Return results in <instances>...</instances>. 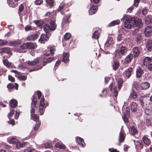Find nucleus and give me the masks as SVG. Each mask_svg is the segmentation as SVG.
Wrapping results in <instances>:
<instances>
[{"label":"nucleus","instance_id":"30","mask_svg":"<svg viewBox=\"0 0 152 152\" xmlns=\"http://www.w3.org/2000/svg\"><path fill=\"white\" fill-rule=\"evenodd\" d=\"M135 39L136 41L137 44H140L142 41V38L141 36L139 34L136 35Z\"/></svg>","mask_w":152,"mask_h":152},{"label":"nucleus","instance_id":"3","mask_svg":"<svg viewBox=\"0 0 152 152\" xmlns=\"http://www.w3.org/2000/svg\"><path fill=\"white\" fill-rule=\"evenodd\" d=\"M132 20L133 23L134 27L140 28L143 26L142 20L138 18H132Z\"/></svg>","mask_w":152,"mask_h":152},{"label":"nucleus","instance_id":"47","mask_svg":"<svg viewBox=\"0 0 152 152\" xmlns=\"http://www.w3.org/2000/svg\"><path fill=\"white\" fill-rule=\"evenodd\" d=\"M43 2V0H36L34 2V3L37 5H41Z\"/></svg>","mask_w":152,"mask_h":152},{"label":"nucleus","instance_id":"24","mask_svg":"<svg viewBox=\"0 0 152 152\" xmlns=\"http://www.w3.org/2000/svg\"><path fill=\"white\" fill-rule=\"evenodd\" d=\"M133 69L132 68L130 67L128 69L124 72V74L128 78H129L131 75V73Z\"/></svg>","mask_w":152,"mask_h":152},{"label":"nucleus","instance_id":"29","mask_svg":"<svg viewBox=\"0 0 152 152\" xmlns=\"http://www.w3.org/2000/svg\"><path fill=\"white\" fill-rule=\"evenodd\" d=\"M55 145L56 147L61 149H65L66 148L65 146L61 142L56 143Z\"/></svg>","mask_w":152,"mask_h":152},{"label":"nucleus","instance_id":"6","mask_svg":"<svg viewBox=\"0 0 152 152\" xmlns=\"http://www.w3.org/2000/svg\"><path fill=\"white\" fill-rule=\"evenodd\" d=\"M34 45L31 42H27L24 43L20 46V48L24 50L25 49H34Z\"/></svg>","mask_w":152,"mask_h":152},{"label":"nucleus","instance_id":"12","mask_svg":"<svg viewBox=\"0 0 152 152\" xmlns=\"http://www.w3.org/2000/svg\"><path fill=\"white\" fill-rule=\"evenodd\" d=\"M98 5H93L89 10V14L90 15L94 14L96 12L97 10Z\"/></svg>","mask_w":152,"mask_h":152},{"label":"nucleus","instance_id":"22","mask_svg":"<svg viewBox=\"0 0 152 152\" xmlns=\"http://www.w3.org/2000/svg\"><path fill=\"white\" fill-rule=\"evenodd\" d=\"M140 86L142 89L146 90L148 89L150 87V84L148 82H144L140 84Z\"/></svg>","mask_w":152,"mask_h":152},{"label":"nucleus","instance_id":"63","mask_svg":"<svg viewBox=\"0 0 152 152\" xmlns=\"http://www.w3.org/2000/svg\"><path fill=\"white\" fill-rule=\"evenodd\" d=\"M146 124L148 126L151 125V123L149 119H146Z\"/></svg>","mask_w":152,"mask_h":152},{"label":"nucleus","instance_id":"36","mask_svg":"<svg viewBox=\"0 0 152 152\" xmlns=\"http://www.w3.org/2000/svg\"><path fill=\"white\" fill-rule=\"evenodd\" d=\"M43 63V65H45L46 63H50L54 60L53 58H44Z\"/></svg>","mask_w":152,"mask_h":152},{"label":"nucleus","instance_id":"33","mask_svg":"<svg viewBox=\"0 0 152 152\" xmlns=\"http://www.w3.org/2000/svg\"><path fill=\"white\" fill-rule=\"evenodd\" d=\"M17 102L16 100L12 99L10 101V105L11 107H15L17 105Z\"/></svg>","mask_w":152,"mask_h":152},{"label":"nucleus","instance_id":"50","mask_svg":"<svg viewBox=\"0 0 152 152\" xmlns=\"http://www.w3.org/2000/svg\"><path fill=\"white\" fill-rule=\"evenodd\" d=\"M8 43V42L6 40L0 39V45L2 46L4 45H7Z\"/></svg>","mask_w":152,"mask_h":152},{"label":"nucleus","instance_id":"44","mask_svg":"<svg viewBox=\"0 0 152 152\" xmlns=\"http://www.w3.org/2000/svg\"><path fill=\"white\" fill-rule=\"evenodd\" d=\"M51 146V144L48 142L44 143L42 145V147L45 148H50Z\"/></svg>","mask_w":152,"mask_h":152},{"label":"nucleus","instance_id":"38","mask_svg":"<svg viewBox=\"0 0 152 152\" xmlns=\"http://www.w3.org/2000/svg\"><path fill=\"white\" fill-rule=\"evenodd\" d=\"M130 132L132 135H134L137 133V131L134 126H132L130 129Z\"/></svg>","mask_w":152,"mask_h":152},{"label":"nucleus","instance_id":"32","mask_svg":"<svg viewBox=\"0 0 152 152\" xmlns=\"http://www.w3.org/2000/svg\"><path fill=\"white\" fill-rule=\"evenodd\" d=\"M142 139L145 144L148 145H150L151 143V140L148 137L144 136L143 137Z\"/></svg>","mask_w":152,"mask_h":152},{"label":"nucleus","instance_id":"21","mask_svg":"<svg viewBox=\"0 0 152 152\" xmlns=\"http://www.w3.org/2000/svg\"><path fill=\"white\" fill-rule=\"evenodd\" d=\"M137 93L134 90H132L129 95L130 99H134L137 98Z\"/></svg>","mask_w":152,"mask_h":152},{"label":"nucleus","instance_id":"7","mask_svg":"<svg viewBox=\"0 0 152 152\" xmlns=\"http://www.w3.org/2000/svg\"><path fill=\"white\" fill-rule=\"evenodd\" d=\"M124 27L127 29H130L132 27H134L133 23L132 20V18L130 19H128L126 20L124 23Z\"/></svg>","mask_w":152,"mask_h":152},{"label":"nucleus","instance_id":"17","mask_svg":"<svg viewBox=\"0 0 152 152\" xmlns=\"http://www.w3.org/2000/svg\"><path fill=\"white\" fill-rule=\"evenodd\" d=\"M145 23L146 25L152 24V18L151 16H147L145 19Z\"/></svg>","mask_w":152,"mask_h":152},{"label":"nucleus","instance_id":"20","mask_svg":"<svg viewBox=\"0 0 152 152\" xmlns=\"http://www.w3.org/2000/svg\"><path fill=\"white\" fill-rule=\"evenodd\" d=\"M15 85H14L12 83H10L7 85V87L9 90H11L12 89L14 88L15 87L16 90L18 89V85L17 83H15Z\"/></svg>","mask_w":152,"mask_h":152},{"label":"nucleus","instance_id":"62","mask_svg":"<svg viewBox=\"0 0 152 152\" xmlns=\"http://www.w3.org/2000/svg\"><path fill=\"white\" fill-rule=\"evenodd\" d=\"M147 13H148V11H147V9H146V8H144L143 9L142 11V14L143 15H145L146 14H147Z\"/></svg>","mask_w":152,"mask_h":152},{"label":"nucleus","instance_id":"5","mask_svg":"<svg viewBox=\"0 0 152 152\" xmlns=\"http://www.w3.org/2000/svg\"><path fill=\"white\" fill-rule=\"evenodd\" d=\"M133 53H130L126 57H137L140 53V50L137 47H135L133 49Z\"/></svg>","mask_w":152,"mask_h":152},{"label":"nucleus","instance_id":"57","mask_svg":"<svg viewBox=\"0 0 152 152\" xmlns=\"http://www.w3.org/2000/svg\"><path fill=\"white\" fill-rule=\"evenodd\" d=\"M16 147L17 148H19L21 147V142H19L18 140V142H17L16 143Z\"/></svg>","mask_w":152,"mask_h":152},{"label":"nucleus","instance_id":"51","mask_svg":"<svg viewBox=\"0 0 152 152\" xmlns=\"http://www.w3.org/2000/svg\"><path fill=\"white\" fill-rule=\"evenodd\" d=\"M40 124L41 122L40 121H38V124H37L35 125L34 128V131H36L38 129L40 126Z\"/></svg>","mask_w":152,"mask_h":152},{"label":"nucleus","instance_id":"49","mask_svg":"<svg viewBox=\"0 0 152 152\" xmlns=\"http://www.w3.org/2000/svg\"><path fill=\"white\" fill-rule=\"evenodd\" d=\"M3 62L4 65L7 66H9L11 65L10 63L9 62L7 59L3 60Z\"/></svg>","mask_w":152,"mask_h":152},{"label":"nucleus","instance_id":"43","mask_svg":"<svg viewBox=\"0 0 152 152\" xmlns=\"http://www.w3.org/2000/svg\"><path fill=\"white\" fill-rule=\"evenodd\" d=\"M46 3L48 4L50 7L53 6L54 1L53 0H45Z\"/></svg>","mask_w":152,"mask_h":152},{"label":"nucleus","instance_id":"35","mask_svg":"<svg viewBox=\"0 0 152 152\" xmlns=\"http://www.w3.org/2000/svg\"><path fill=\"white\" fill-rule=\"evenodd\" d=\"M39 27H41L43 24V22L40 20H36L33 21Z\"/></svg>","mask_w":152,"mask_h":152},{"label":"nucleus","instance_id":"9","mask_svg":"<svg viewBox=\"0 0 152 152\" xmlns=\"http://www.w3.org/2000/svg\"><path fill=\"white\" fill-rule=\"evenodd\" d=\"M11 72H13L16 74V75H17V77L20 80H25L27 79L26 76L19 74L18 72L16 70H12L11 71Z\"/></svg>","mask_w":152,"mask_h":152},{"label":"nucleus","instance_id":"18","mask_svg":"<svg viewBox=\"0 0 152 152\" xmlns=\"http://www.w3.org/2000/svg\"><path fill=\"white\" fill-rule=\"evenodd\" d=\"M146 48L149 51H151L152 50V39H149L148 40Z\"/></svg>","mask_w":152,"mask_h":152},{"label":"nucleus","instance_id":"40","mask_svg":"<svg viewBox=\"0 0 152 152\" xmlns=\"http://www.w3.org/2000/svg\"><path fill=\"white\" fill-rule=\"evenodd\" d=\"M71 34L69 33H66L64 36V39L66 41L69 40L71 37Z\"/></svg>","mask_w":152,"mask_h":152},{"label":"nucleus","instance_id":"42","mask_svg":"<svg viewBox=\"0 0 152 152\" xmlns=\"http://www.w3.org/2000/svg\"><path fill=\"white\" fill-rule=\"evenodd\" d=\"M36 98L34 96H33V98L32 99V101L31 102L32 107H35L37 103Z\"/></svg>","mask_w":152,"mask_h":152},{"label":"nucleus","instance_id":"56","mask_svg":"<svg viewBox=\"0 0 152 152\" xmlns=\"http://www.w3.org/2000/svg\"><path fill=\"white\" fill-rule=\"evenodd\" d=\"M10 45L13 46H16L18 44V43L16 42H10Z\"/></svg>","mask_w":152,"mask_h":152},{"label":"nucleus","instance_id":"58","mask_svg":"<svg viewBox=\"0 0 152 152\" xmlns=\"http://www.w3.org/2000/svg\"><path fill=\"white\" fill-rule=\"evenodd\" d=\"M148 66V69L150 71H152V63L151 62L150 64H149L147 66Z\"/></svg>","mask_w":152,"mask_h":152},{"label":"nucleus","instance_id":"39","mask_svg":"<svg viewBox=\"0 0 152 152\" xmlns=\"http://www.w3.org/2000/svg\"><path fill=\"white\" fill-rule=\"evenodd\" d=\"M127 51L126 48L125 47L122 46L120 49V53L122 55H124Z\"/></svg>","mask_w":152,"mask_h":152},{"label":"nucleus","instance_id":"13","mask_svg":"<svg viewBox=\"0 0 152 152\" xmlns=\"http://www.w3.org/2000/svg\"><path fill=\"white\" fill-rule=\"evenodd\" d=\"M0 53H6L11 55L12 53L9 48H4L0 49Z\"/></svg>","mask_w":152,"mask_h":152},{"label":"nucleus","instance_id":"37","mask_svg":"<svg viewBox=\"0 0 152 152\" xmlns=\"http://www.w3.org/2000/svg\"><path fill=\"white\" fill-rule=\"evenodd\" d=\"M113 69L114 70H116L119 66V62L117 60H115L114 61L113 64L112 65Z\"/></svg>","mask_w":152,"mask_h":152},{"label":"nucleus","instance_id":"16","mask_svg":"<svg viewBox=\"0 0 152 152\" xmlns=\"http://www.w3.org/2000/svg\"><path fill=\"white\" fill-rule=\"evenodd\" d=\"M114 41L113 40L112 38L111 37H109L108 38L107 41L104 44V47L105 48L106 47L107 48L110 45H112L113 44V43Z\"/></svg>","mask_w":152,"mask_h":152},{"label":"nucleus","instance_id":"4","mask_svg":"<svg viewBox=\"0 0 152 152\" xmlns=\"http://www.w3.org/2000/svg\"><path fill=\"white\" fill-rule=\"evenodd\" d=\"M56 50L55 46H51L50 48V51H45L44 52V55L45 56H53L54 52Z\"/></svg>","mask_w":152,"mask_h":152},{"label":"nucleus","instance_id":"26","mask_svg":"<svg viewBox=\"0 0 152 152\" xmlns=\"http://www.w3.org/2000/svg\"><path fill=\"white\" fill-rule=\"evenodd\" d=\"M7 2L9 6L12 7H14L18 6L17 3H15L12 0H7Z\"/></svg>","mask_w":152,"mask_h":152},{"label":"nucleus","instance_id":"1","mask_svg":"<svg viewBox=\"0 0 152 152\" xmlns=\"http://www.w3.org/2000/svg\"><path fill=\"white\" fill-rule=\"evenodd\" d=\"M56 27L57 25L55 22L53 20H51L50 22V25L47 24L44 25V30L47 34H50V35L51 34L49 32L54 31L56 28Z\"/></svg>","mask_w":152,"mask_h":152},{"label":"nucleus","instance_id":"53","mask_svg":"<svg viewBox=\"0 0 152 152\" xmlns=\"http://www.w3.org/2000/svg\"><path fill=\"white\" fill-rule=\"evenodd\" d=\"M131 58H125L124 62L126 64L130 62L132 59Z\"/></svg>","mask_w":152,"mask_h":152},{"label":"nucleus","instance_id":"55","mask_svg":"<svg viewBox=\"0 0 152 152\" xmlns=\"http://www.w3.org/2000/svg\"><path fill=\"white\" fill-rule=\"evenodd\" d=\"M145 113L147 115H149L151 113V110L150 109L146 108L144 110Z\"/></svg>","mask_w":152,"mask_h":152},{"label":"nucleus","instance_id":"45","mask_svg":"<svg viewBox=\"0 0 152 152\" xmlns=\"http://www.w3.org/2000/svg\"><path fill=\"white\" fill-rule=\"evenodd\" d=\"M24 8V7L23 4H21L19 7L18 13H20L22 12L23 11Z\"/></svg>","mask_w":152,"mask_h":152},{"label":"nucleus","instance_id":"2","mask_svg":"<svg viewBox=\"0 0 152 152\" xmlns=\"http://www.w3.org/2000/svg\"><path fill=\"white\" fill-rule=\"evenodd\" d=\"M21 62L23 63H26L27 62L28 64L29 65H33L36 64L37 66L41 65V64L42 63L41 61L39 60V59L38 58H36L33 61H25L24 58H23L22 59V60L20 61Z\"/></svg>","mask_w":152,"mask_h":152},{"label":"nucleus","instance_id":"46","mask_svg":"<svg viewBox=\"0 0 152 152\" xmlns=\"http://www.w3.org/2000/svg\"><path fill=\"white\" fill-rule=\"evenodd\" d=\"M65 6V3L64 1L62 2L60 4L59 7L58 8V10H61L63 9Z\"/></svg>","mask_w":152,"mask_h":152},{"label":"nucleus","instance_id":"14","mask_svg":"<svg viewBox=\"0 0 152 152\" xmlns=\"http://www.w3.org/2000/svg\"><path fill=\"white\" fill-rule=\"evenodd\" d=\"M71 15L70 14H68L65 16L62 19V25H63L65 23H70L69 18L70 17Z\"/></svg>","mask_w":152,"mask_h":152},{"label":"nucleus","instance_id":"48","mask_svg":"<svg viewBox=\"0 0 152 152\" xmlns=\"http://www.w3.org/2000/svg\"><path fill=\"white\" fill-rule=\"evenodd\" d=\"M34 150V149L28 147L26 148L24 150V152H33Z\"/></svg>","mask_w":152,"mask_h":152},{"label":"nucleus","instance_id":"11","mask_svg":"<svg viewBox=\"0 0 152 152\" xmlns=\"http://www.w3.org/2000/svg\"><path fill=\"white\" fill-rule=\"evenodd\" d=\"M130 108L132 112H137L138 110V104L134 102H132L130 104Z\"/></svg>","mask_w":152,"mask_h":152},{"label":"nucleus","instance_id":"25","mask_svg":"<svg viewBox=\"0 0 152 152\" xmlns=\"http://www.w3.org/2000/svg\"><path fill=\"white\" fill-rule=\"evenodd\" d=\"M18 140L15 137H13L10 138L8 139V142L9 143L12 144H15L18 142Z\"/></svg>","mask_w":152,"mask_h":152},{"label":"nucleus","instance_id":"31","mask_svg":"<svg viewBox=\"0 0 152 152\" xmlns=\"http://www.w3.org/2000/svg\"><path fill=\"white\" fill-rule=\"evenodd\" d=\"M99 31L97 30L95 31L93 34L92 38L93 39H98L99 38Z\"/></svg>","mask_w":152,"mask_h":152},{"label":"nucleus","instance_id":"27","mask_svg":"<svg viewBox=\"0 0 152 152\" xmlns=\"http://www.w3.org/2000/svg\"><path fill=\"white\" fill-rule=\"evenodd\" d=\"M38 34H34L30 35L27 37V39L28 40H34L37 39Z\"/></svg>","mask_w":152,"mask_h":152},{"label":"nucleus","instance_id":"52","mask_svg":"<svg viewBox=\"0 0 152 152\" xmlns=\"http://www.w3.org/2000/svg\"><path fill=\"white\" fill-rule=\"evenodd\" d=\"M31 117L34 120L36 121V120L39 119V116L35 114H33L31 115Z\"/></svg>","mask_w":152,"mask_h":152},{"label":"nucleus","instance_id":"8","mask_svg":"<svg viewBox=\"0 0 152 152\" xmlns=\"http://www.w3.org/2000/svg\"><path fill=\"white\" fill-rule=\"evenodd\" d=\"M44 99L43 98H41L40 102L39 108V112L40 115H42L44 113V108H45L46 107L45 106L44 103Z\"/></svg>","mask_w":152,"mask_h":152},{"label":"nucleus","instance_id":"64","mask_svg":"<svg viewBox=\"0 0 152 152\" xmlns=\"http://www.w3.org/2000/svg\"><path fill=\"white\" fill-rule=\"evenodd\" d=\"M69 60V58H62V61L65 63H66Z\"/></svg>","mask_w":152,"mask_h":152},{"label":"nucleus","instance_id":"34","mask_svg":"<svg viewBox=\"0 0 152 152\" xmlns=\"http://www.w3.org/2000/svg\"><path fill=\"white\" fill-rule=\"evenodd\" d=\"M125 136L123 132H120L119 137V141L121 143L123 142L125 139Z\"/></svg>","mask_w":152,"mask_h":152},{"label":"nucleus","instance_id":"28","mask_svg":"<svg viewBox=\"0 0 152 152\" xmlns=\"http://www.w3.org/2000/svg\"><path fill=\"white\" fill-rule=\"evenodd\" d=\"M120 23V20H113L109 24L108 26L110 27H112L116 25H118Z\"/></svg>","mask_w":152,"mask_h":152},{"label":"nucleus","instance_id":"59","mask_svg":"<svg viewBox=\"0 0 152 152\" xmlns=\"http://www.w3.org/2000/svg\"><path fill=\"white\" fill-rule=\"evenodd\" d=\"M20 111L19 110H17L16 111V113L15 115V118L16 119H17L18 118L19 115Z\"/></svg>","mask_w":152,"mask_h":152},{"label":"nucleus","instance_id":"10","mask_svg":"<svg viewBox=\"0 0 152 152\" xmlns=\"http://www.w3.org/2000/svg\"><path fill=\"white\" fill-rule=\"evenodd\" d=\"M46 33V35L42 34H41L40 38L39 39V41L41 42V43H44L45 41H47L48 39V36L50 35V34H48V33Z\"/></svg>","mask_w":152,"mask_h":152},{"label":"nucleus","instance_id":"15","mask_svg":"<svg viewBox=\"0 0 152 152\" xmlns=\"http://www.w3.org/2000/svg\"><path fill=\"white\" fill-rule=\"evenodd\" d=\"M143 73V70L140 67H138L136 70V76L137 78H140Z\"/></svg>","mask_w":152,"mask_h":152},{"label":"nucleus","instance_id":"19","mask_svg":"<svg viewBox=\"0 0 152 152\" xmlns=\"http://www.w3.org/2000/svg\"><path fill=\"white\" fill-rule=\"evenodd\" d=\"M152 62V59L151 58H145L143 61V64L147 66Z\"/></svg>","mask_w":152,"mask_h":152},{"label":"nucleus","instance_id":"60","mask_svg":"<svg viewBox=\"0 0 152 152\" xmlns=\"http://www.w3.org/2000/svg\"><path fill=\"white\" fill-rule=\"evenodd\" d=\"M8 79L9 80L11 81L12 82H14L15 81L14 77L10 75H9L8 76Z\"/></svg>","mask_w":152,"mask_h":152},{"label":"nucleus","instance_id":"23","mask_svg":"<svg viewBox=\"0 0 152 152\" xmlns=\"http://www.w3.org/2000/svg\"><path fill=\"white\" fill-rule=\"evenodd\" d=\"M76 141L77 142L80 146L83 147L84 146L85 143L84 140L83 138L80 137H78L76 138Z\"/></svg>","mask_w":152,"mask_h":152},{"label":"nucleus","instance_id":"54","mask_svg":"<svg viewBox=\"0 0 152 152\" xmlns=\"http://www.w3.org/2000/svg\"><path fill=\"white\" fill-rule=\"evenodd\" d=\"M32 26L30 25L26 26L25 28V30L26 31L31 30H32Z\"/></svg>","mask_w":152,"mask_h":152},{"label":"nucleus","instance_id":"61","mask_svg":"<svg viewBox=\"0 0 152 152\" xmlns=\"http://www.w3.org/2000/svg\"><path fill=\"white\" fill-rule=\"evenodd\" d=\"M140 1V0H134V5L136 7H137L139 4Z\"/></svg>","mask_w":152,"mask_h":152},{"label":"nucleus","instance_id":"41","mask_svg":"<svg viewBox=\"0 0 152 152\" xmlns=\"http://www.w3.org/2000/svg\"><path fill=\"white\" fill-rule=\"evenodd\" d=\"M123 80L121 78H119L118 81V86L119 89H120L123 85Z\"/></svg>","mask_w":152,"mask_h":152}]
</instances>
